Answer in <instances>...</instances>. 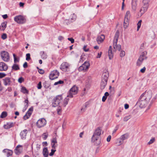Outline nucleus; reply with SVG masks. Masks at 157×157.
<instances>
[{"instance_id":"obj_8","label":"nucleus","mask_w":157,"mask_h":157,"mask_svg":"<svg viewBox=\"0 0 157 157\" xmlns=\"http://www.w3.org/2000/svg\"><path fill=\"white\" fill-rule=\"evenodd\" d=\"M90 66L89 63L88 61H86L79 67L78 70L80 71L85 72L88 69Z\"/></svg>"},{"instance_id":"obj_9","label":"nucleus","mask_w":157,"mask_h":157,"mask_svg":"<svg viewBox=\"0 0 157 157\" xmlns=\"http://www.w3.org/2000/svg\"><path fill=\"white\" fill-rule=\"evenodd\" d=\"M60 69L63 71H69L70 69V65L67 62H63L60 66Z\"/></svg>"},{"instance_id":"obj_56","label":"nucleus","mask_w":157,"mask_h":157,"mask_svg":"<svg viewBox=\"0 0 157 157\" xmlns=\"http://www.w3.org/2000/svg\"><path fill=\"white\" fill-rule=\"evenodd\" d=\"M102 53L101 52H100V53H98L97 56V58H100L102 54Z\"/></svg>"},{"instance_id":"obj_2","label":"nucleus","mask_w":157,"mask_h":157,"mask_svg":"<svg viewBox=\"0 0 157 157\" xmlns=\"http://www.w3.org/2000/svg\"><path fill=\"white\" fill-rule=\"evenodd\" d=\"M119 36V32L118 31H117L114 37V39L113 42V47L115 51L118 50L120 51L121 48V46L120 44H117V42Z\"/></svg>"},{"instance_id":"obj_49","label":"nucleus","mask_w":157,"mask_h":157,"mask_svg":"<svg viewBox=\"0 0 157 157\" xmlns=\"http://www.w3.org/2000/svg\"><path fill=\"white\" fill-rule=\"evenodd\" d=\"M56 151V150H53L52 149L51 150V152L50 153L49 155L50 156H52L54 154L55 152Z\"/></svg>"},{"instance_id":"obj_13","label":"nucleus","mask_w":157,"mask_h":157,"mask_svg":"<svg viewBox=\"0 0 157 157\" xmlns=\"http://www.w3.org/2000/svg\"><path fill=\"white\" fill-rule=\"evenodd\" d=\"M149 6V5L145 3H143V6L140 8L139 11L140 16H142L147 11Z\"/></svg>"},{"instance_id":"obj_6","label":"nucleus","mask_w":157,"mask_h":157,"mask_svg":"<svg viewBox=\"0 0 157 157\" xmlns=\"http://www.w3.org/2000/svg\"><path fill=\"white\" fill-rule=\"evenodd\" d=\"M129 137V135L127 134H125L121 135V137L117 140L116 143L118 145L122 144L123 141L127 139Z\"/></svg>"},{"instance_id":"obj_31","label":"nucleus","mask_w":157,"mask_h":157,"mask_svg":"<svg viewBox=\"0 0 157 157\" xmlns=\"http://www.w3.org/2000/svg\"><path fill=\"white\" fill-rule=\"evenodd\" d=\"M147 52L146 51H144L142 52L139 57L142 58H144V59H147V57L146 56Z\"/></svg>"},{"instance_id":"obj_54","label":"nucleus","mask_w":157,"mask_h":157,"mask_svg":"<svg viewBox=\"0 0 157 157\" xmlns=\"http://www.w3.org/2000/svg\"><path fill=\"white\" fill-rule=\"evenodd\" d=\"M67 39L70 41L71 43H73L74 42V40L72 38H68Z\"/></svg>"},{"instance_id":"obj_7","label":"nucleus","mask_w":157,"mask_h":157,"mask_svg":"<svg viewBox=\"0 0 157 157\" xmlns=\"http://www.w3.org/2000/svg\"><path fill=\"white\" fill-rule=\"evenodd\" d=\"M1 56L2 59L5 62H8L10 59L9 53L6 51H2L1 52Z\"/></svg>"},{"instance_id":"obj_35","label":"nucleus","mask_w":157,"mask_h":157,"mask_svg":"<svg viewBox=\"0 0 157 157\" xmlns=\"http://www.w3.org/2000/svg\"><path fill=\"white\" fill-rule=\"evenodd\" d=\"M142 22V21L141 20H140L138 21V23L137 24V31H138L140 29V27L141 24V22Z\"/></svg>"},{"instance_id":"obj_43","label":"nucleus","mask_w":157,"mask_h":157,"mask_svg":"<svg viewBox=\"0 0 157 157\" xmlns=\"http://www.w3.org/2000/svg\"><path fill=\"white\" fill-rule=\"evenodd\" d=\"M61 107L59 106L57 109V113L59 115H60L62 112V108Z\"/></svg>"},{"instance_id":"obj_14","label":"nucleus","mask_w":157,"mask_h":157,"mask_svg":"<svg viewBox=\"0 0 157 157\" xmlns=\"http://www.w3.org/2000/svg\"><path fill=\"white\" fill-rule=\"evenodd\" d=\"M137 2L138 0H132L131 10L132 12H136L137 7Z\"/></svg>"},{"instance_id":"obj_25","label":"nucleus","mask_w":157,"mask_h":157,"mask_svg":"<svg viewBox=\"0 0 157 157\" xmlns=\"http://www.w3.org/2000/svg\"><path fill=\"white\" fill-rule=\"evenodd\" d=\"M52 148L55 149L57 146V139L56 138H54L52 139Z\"/></svg>"},{"instance_id":"obj_63","label":"nucleus","mask_w":157,"mask_h":157,"mask_svg":"<svg viewBox=\"0 0 157 157\" xmlns=\"http://www.w3.org/2000/svg\"><path fill=\"white\" fill-rule=\"evenodd\" d=\"M109 89L110 90V91L114 93V89L113 88H111V86H109Z\"/></svg>"},{"instance_id":"obj_48","label":"nucleus","mask_w":157,"mask_h":157,"mask_svg":"<svg viewBox=\"0 0 157 157\" xmlns=\"http://www.w3.org/2000/svg\"><path fill=\"white\" fill-rule=\"evenodd\" d=\"M151 0H143V3H145L149 5V3Z\"/></svg>"},{"instance_id":"obj_51","label":"nucleus","mask_w":157,"mask_h":157,"mask_svg":"<svg viewBox=\"0 0 157 157\" xmlns=\"http://www.w3.org/2000/svg\"><path fill=\"white\" fill-rule=\"evenodd\" d=\"M7 35L6 33H3L2 36V38L3 39L5 40L7 38Z\"/></svg>"},{"instance_id":"obj_17","label":"nucleus","mask_w":157,"mask_h":157,"mask_svg":"<svg viewBox=\"0 0 157 157\" xmlns=\"http://www.w3.org/2000/svg\"><path fill=\"white\" fill-rule=\"evenodd\" d=\"M8 69L7 65L4 62L0 63V71H6Z\"/></svg>"},{"instance_id":"obj_34","label":"nucleus","mask_w":157,"mask_h":157,"mask_svg":"<svg viewBox=\"0 0 157 157\" xmlns=\"http://www.w3.org/2000/svg\"><path fill=\"white\" fill-rule=\"evenodd\" d=\"M3 82L5 85H9L10 84V79H3Z\"/></svg>"},{"instance_id":"obj_29","label":"nucleus","mask_w":157,"mask_h":157,"mask_svg":"<svg viewBox=\"0 0 157 157\" xmlns=\"http://www.w3.org/2000/svg\"><path fill=\"white\" fill-rule=\"evenodd\" d=\"M6 27V22H4L2 23L0 26V30H4Z\"/></svg>"},{"instance_id":"obj_5","label":"nucleus","mask_w":157,"mask_h":157,"mask_svg":"<svg viewBox=\"0 0 157 157\" xmlns=\"http://www.w3.org/2000/svg\"><path fill=\"white\" fill-rule=\"evenodd\" d=\"M149 103L148 101L140 96L137 104L140 108H144Z\"/></svg>"},{"instance_id":"obj_58","label":"nucleus","mask_w":157,"mask_h":157,"mask_svg":"<svg viewBox=\"0 0 157 157\" xmlns=\"http://www.w3.org/2000/svg\"><path fill=\"white\" fill-rule=\"evenodd\" d=\"M111 136L109 135L108 136L107 138V142H109L110 141L111 139Z\"/></svg>"},{"instance_id":"obj_23","label":"nucleus","mask_w":157,"mask_h":157,"mask_svg":"<svg viewBox=\"0 0 157 157\" xmlns=\"http://www.w3.org/2000/svg\"><path fill=\"white\" fill-rule=\"evenodd\" d=\"M108 55L109 59H111L113 58V53L112 51V46H110L109 48Z\"/></svg>"},{"instance_id":"obj_53","label":"nucleus","mask_w":157,"mask_h":157,"mask_svg":"<svg viewBox=\"0 0 157 157\" xmlns=\"http://www.w3.org/2000/svg\"><path fill=\"white\" fill-rule=\"evenodd\" d=\"M6 75V74L3 73H0V78L4 77Z\"/></svg>"},{"instance_id":"obj_18","label":"nucleus","mask_w":157,"mask_h":157,"mask_svg":"<svg viewBox=\"0 0 157 157\" xmlns=\"http://www.w3.org/2000/svg\"><path fill=\"white\" fill-rule=\"evenodd\" d=\"M22 147L21 145H18L15 149V153L17 155H19L22 151Z\"/></svg>"},{"instance_id":"obj_61","label":"nucleus","mask_w":157,"mask_h":157,"mask_svg":"<svg viewBox=\"0 0 157 157\" xmlns=\"http://www.w3.org/2000/svg\"><path fill=\"white\" fill-rule=\"evenodd\" d=\"M107 98V97H106L104 96H103L102 98V101L105 102V101L106 100Z\"/></svg>"},{"instance_id":"obj_37","label":"nucleus","mask_w":157,"mask_h":157,"mask_svg":"<svg viewBox=\"0 0 157 157\" xmlns=\"http://www.w3.org/2000/svg\"><path fill=\"white\" fill-rule=\"evenodd\" d=\"M28 102L29 101L28 99H26L24 101V103L25 104L24 108L25 110H26L28 106Z\"/></svg>"},{"instance_id":"obj_12","label":"nucleus","mask_w":157,"mask_h":157,"mask_svg":"<svg viewBox=\"0 0 157 157\" xmlns=\"http://www.w3.org/2000/svg\"><path fill=\"white\" fill-rule=\"evenodd\" d=\"M47 122L44 118L39 119L36 122V126L38 128H41L44 127L46 124Z\"/></svg>"},{"instance_id":"obj_33","label":"nucleus","mask_w":157,"mask_h":157,"mask_svg":"<svg viewBox=\"0 0 157 157\" xmlns=\"http://www.w3.org/2000/svg\"><path fill=\"white\" fill-rule=\"evenodd\" d=\"M21 91L24 94H28L29 91L25 87L23 86L21 89Z\"/></svg>"},{"instance_id":"obj_50","label":"nucleus","mask_w":157,"mask_h":157,"mask_svg":"<svg viewBox=\"0 0 157 157\" xmlns=\"http://www.w3.org/2000/svg\"><path fill=\"white\" fill-rule=\"evenodd\" d=\"M155 139L154 138H152L150 140V141L148 142V144H152L154 142V141H155Z\"/></svg>"},{"instance_id":"obj_22","label":"nucleus","mask_w":157,"mask_h":157,"mask_svg":"<svg viewBox=\"0 0 157 157\" xmlns=\"http://www.w3.org/2000/svg\"><path fill=\"white\" fill-rule=\"evenodd\" d=\"M2 152L3 153H6V155L7 157H9L11 156L13 153L12 151L7 149H4L3 150Z\"/></svg>"},{"instance_id":"obj_42","label":"nucleus","mask_w":157,"mask_h":157,"mask_svg":"<svg viewBox=\"0 0 157 157\" xmlns=\"http://www.w3.org/2000/svg\"><path fill=\"white\" fill-rule=\"evenodd\" d=\"M131 118L130 115H128L125 116L124 118L123 121H126Z\"/></svg>"},{"instance_id":"obj_64","label":"nucleus","mask_w":157,"mask_h":157,"mask_svg":"<svg viewBox=\"0 0 157 157\" xmlns=\"http://www.w3.org/2000/svg\"><path fill=\"white\" fill-rule=\"evenodd\" d=\"M63 39V37L62 36H59V37H58V39L59 40H62Z\"/></svg>"},{"instance_id":"obj_55","label":"nucleus","mask_w":157,"mask_h":157,"mask_svg":"<svg viewBox=\"0 0 157 157\" xmlns=\"http://www.w3.org/2000/svg\"><path fill=\"white\" fill-rule=\"evenodd\" d=\"M146 70V68L144 67L143 68H142L140 70V71L142 73H144L145 72Z\"/></svg>"},{"instance_id":"obj_24","label":"nucleus","mask_w":157,"mask_h":157,"mask_svg":"<svg viewBox=\"0 0 157 157\" xmlns=\"http://www.w3.org/2000/svg\"><path fill=\"white\" fill-rule=\"evenodd\" d=\"M107 79H103L102 80L101 84V90L104 89L107 83Z\"/></svg>"},{"instance_id":"obj_59","label":"nucleus","mask_w":157,"mask_h":157,"mask_svg":"<svg viewBox=\"0 0 157 157\" xmlns=\"http://www.w3.org/2000/svg\"><path fill=\"white\" fill-rule=\"evenodd\" d=\"M86 46H85L83 47V49L84 50L85 52H87L89 50V49L88 48L86 49Z\"/></svg>"},{"instance_id":"obj_36","label":"nucleus","mask_w":157,"mask_h":157,"mask_svg":"<svg viewBox=\"0 0 157 157\" xmlns=\"http://www.w3.org/2000/svg\"><path fill=\"white\" fill-rule=\"evenodd\" d=\"M12 69L15 70H17L19 69V67L18 65L14 64L12 67Z\"/></svg>"},{"instance_id":"obj_40","label":"nucleus","mask_w":157,"mask_h":157,"mask_svg":"<svg viewBox=\"0 0 157 157\" xmlns=\"http://www.w3.org/2000/svg\"><path fill=\"white\" fill-rule=\"evenodd\" d=\"M7 115V113L6 112H3L1 114L0 117L2 118L6 117Z\"/></svg>"},{"instance_id":"obj_41","label":"nucleus","mask_w":157,"mask_h":157,"mask_svg":"<svg viewBox=\"0 0 157 157\" xmlns=\"http://www.w3.org/2000/svg\"><path fill=\"white\" fill-rule=\"evenodd\" d=\"M87 105L86 104L85 105L83 106L81 109V111L82 112H84L86 110V108L87 107Z\"/></svg>"},{"instance_id":"obj_52","label":"nucleus","mask_w":157,"mask_h":157,"mask_svg":"<svg viewBox=\"0 0 157 157\" xmlns=\"http://www.w3.org/2000/svg\"><path fill=\"white\" fill-rule=\"evenodd\" d=\"M41 87V82H40L37 84V87L38 89H40Z\"/></svg>"},{"instance_id":"obj_15","label":"nucleus","mask_w":157,"mask_h":157,"mask_svg":"<svg viewBox=\"0 0 157 157\" xmlns=\"http://www.w3.org/2000/svg\"><path fill=\"white\" fill-rule=\"evenodd\" d=\"M59 75V72L57 70L52 71L49 75L50 78H57Z\"/></svg>"},{"instance_id":"obj_20","label":"nucleus","mask_w":157,"mask_h":157,"mask_svg":"<svg viewBox=\"0 0 157 157\" xmlns=\"http://www.w3.org/2000/svg\"><path fill=\"white\" fill-rule=\"evenodd\" d=\"M105 38V36L104 35H101L98 36L97 41L98 44L102 43Z\"/></svg>"},{"instance_id":"obj_21","label":"nucleus","mask_w":157,"mask_h":157,"mask_svg":"<svg viewBox=\"0 0 157 157\" xmlns=\"http://www.w3.org/2000/svg\"><path fill=\"white\" fill-rule=\"evenodd\" d=\"M28 132V131L27 129H24L20 133V136L22 139H25L26 138L27 133Z\"/></svg>"},{"instance_id":"obj_38","label":"nucleus","mask_w":157,"mask_h":157,"mask_svg":"<svg viewBox=\"0 0 157 157\" xmlns=\"http://www.w3.org/2000/svg\"><path fill=\"white\" fill-rule=\"evenodd\" d=\"M142 63L143 62L138 58L136 63V65L138 66H140L142 64Z\"/></svg>"},{"instance_id":"obj_45","label":"nucleus","mask_w":157,"mask_h":157,"mask_svg":"<svg viewBox=\"0 0 157 157\" xmlns=\"http://www.w3.org/2000/svg\"><path fill=\"white\" fill-rule=\"evenodd\" d=\"M125 55V52L124 51H121L120 54V56L121 57H123Z\"/></svg>"},{"instance_id":"obj_10","label":"nucleus","mask_w":157,"mask_h":157,"mask_svg":"<svg viewBox=\"0 0 157 157\" xmlns=\"http://www.w3.org/2000/svg\"><path fill=\"white\" fill-rule=\"evenodd\" d=\"M78 92V88L75 85L70 90L68 97L72 98L73 95L76 94Z\"/></svg>"},{"instance_id":"obj_28","label":"nucleus","mask_w":157,"mask_h":157,"mask_svg":"<svg viewBox=\"0 0 157 157\" xmlns=\"http://www.w3.org/2000/svg\"><path fill=\"white\" fill-rule=\"evenodd\" d=\"M43 153L44 157H48V151L47 147H45L43 149Z\"/></svg>"},{"instance_id":"obj_27","label":"nucleus","mask_w":157,"mask_h":157,"mask_svg":"<svg viewBox=\"0 0 157 157\" xmlns=\"http://www.w3.org/2000/svg\"><path fill=\"white\" fill-rule=\"evenodd\" d=\"M13 123H7L6 124L4 125V127L5 129H9L12 127L13 126Z\"/></svg>"},{"instance_id":"obj_26","label":"nucleus","mask_w":157,"mask_h":157,"mask_svg":"<svg viewBox=\"0 0 157 157\" xmlns=\"http://www.w3.org/2000/svg\"><path fill=\"white\" fill-rule=\"evenodd\" d=\"M131 14L130 11L129 10L127 11L124 17V19L127 20H129L131 17Z\"/></svg>"},{"instance_id":"obj_46","label":"nucleus","mask_w":157,"mask_h":157,"mask_svg":"<svg viewBox=\"0 0 157 157\" xmlns=\"http://www.w3.org/2000/svg\"><path fill=\"white\" fill-rule=\"evenodd\" d=\"M48 134L46 133H44L42 135V138L44 140H46L48 137Z\"/></svg>"},{"instance_id":"obj_19","label":"nucleus","mask_w":157,"mask_h":157,"mask_svg":"<svg viewBox=\"0 0 157 157\" xmlns=\"http://www.w3.org/2000/svg\"><path fill=\"white\" fill-rule=\"evenodd\" d=\"M33 111V109L32 108H30L29 109V110L23 117L25 120H26L32 114Z\"/></svg>"},{"instance_id":"obj_4","label":"nucleus","mask_w":157,"mask_h":157,"mask_svg":"<svg viewBox=\"0 0 157 157\" xmlns=\"http://www.w3.org/2000/svg\"><path fill=\"white\" fill-rule=\"evenodd\" d=\"M63 98L61 95L56 96L53 99L52 106L55 107L59 106L60 103L63 101Z\"/></svg>"},{"instance_id":"obj_57","label":"nucleus","mask_w":157,"mask_h":157,"mask_svg":"<svg viewBox=\"0 0 157 157\" xmlns=\"http://www.w3.org/2000/svg\"><path fill=\"white\" fill-rule=\"evenodd\" d=\"M38 72L41 74H43L44 72V71L42 69H40L38 70Z\"/></svg>"},{"instance_id":"obj_3","label":"nucleus","mask_w":157,"mask_h":157,"mask_svg":"<svg viewBox=\"0 0 157 157\" xmlns=\"http://www.w3.org/2000/svg\"><path fill=\"white\" fill-rule=\"evenodd\" d=\"M152 95L153 94L151 91L148 90L145 91L141 95V96L149 102L152 98Z\"/></svg>"},{"instance_id":"obj_62","label":"nucleus","mask_w":157,"mask_h":157,"mask_svg":"<svg viewBox=\"0 0 157 157\" xmlns=\"http://www.w3.org/2000/svg\"><path fill=\"white\" fill-rule=\"evenodd\" d=\"M2 17L4 19H5L7 18L8 16L7 14H5V15H3L2 16Z\"/></svg>"},{"instance_id":"obj_11","label":"nucleus","mask_w":157,"mask_h":157,"mask_svg":"<svg viewBox=\"0 0 157 157\" xmlns=\"http://www.w3.org/2000/svg\"><path fill=\"white\" fill-rule=\"evenodd\" d=\"M14 20L15 21L19 24H23L26 21L25 18L22 15H18L14 17Z\"/></svg>"},{"instance_id":"obj_16","label":"nucleus","mask_w":157,"mask_h":157,"mask_svg":"<svg viewBox=\"0 0 157 157\" xmlns=\"http://www.w3.org/2000/svg\"><path fill=\"white\" fill-rule=\"evenodd\" d=\"M68 97H69L67 96V97L64 100L63 99V101L60 103L59 106L60 107H65L66 105L67 104L69 100Z\"/></svg>"},{"instance_id":"obj_60","label":"nucleus","mask_w":157,"mask_h":157,"mask_svg":"<svg viewBox=\"0 0 157 157\" xmlns=\"http://www.w3.org/2000/svg\"><path fill=\"white\" fill-rule=\"evenodd\" d=\"M23 66L24 68H26V67H27V63L26 62H25L24 63Z\"/></svg>"},{"instance_id":"obj_32","label":"nucleus","mask_w":157,"mask_h":157,"mask_svg":"<svg viewBox=\"0 0 157 157\" xmlns=\"http://www.w3.org/2000/svg\"><path fill=\"white\" fill-rule=\"evenodd\" d=\"M129 21V20H127L124 19V27L126 29L128 26Z\"/></svg>"},{"instance_id":"obj_1","label":"nucleus","mask_w":157,"mask_h":157,"mask_svg":"<svg viewBox=\"0 0 157 157\" xmlns=\"http://www.w3.org/2000/svg\"><path fill=\"white\" fill-rule=\"evenodd\" d=\"M103 132L100 127L97 128L94 132L92 137V141L96 145H99L101 143V135L103 134Z\"/></svg>"},{"instance_id":"obj_39","label":"nucleus","mask_w":157,"mask_h":157,"mask_svg":"<svg viewBox=\"0 0 157 157\" xmlns=\"http://www.w3.org/2000/svg\"><path fill=\"white\" fill-rule=\"evenodd\" d=\"M41 57L43 59H46L47 58V55L44 52H41Z\"/></svg>"},{"instance_id":"obj_30","label":"nucleus","mask_w":157,"mask_h":157,"mask_svg":"<svg viewBox=\"0 0 157 157\" xmlns=\"http://www.w3.org/2000/svg\"><path fill=\"white\" fill-rule=\"evenodd\" d=\"M102 78H108L109 76V73L108 72H105L102 75Z\"/></svg>"},{"instance_id":"obj_47","label":"nucleus","mask_w":157,"mask_h":157,"mask_svg":"<svg viewBox=\"0 0 157 157\" xmlns=\"http://www.w3.org/2000/svg\"><path fill=\"white\" fill-rule=\"evenodd\" d=\"M63 83V82L62 80H59V81L55 82L54 84V85H56L59 84H62Z\"/></svg>"},{"instance_id":"obj_44","label":"nucleus","mask_w":157,"mask_h":157,"mask_svg":"<svg viewBox=\"0 0 157 157\" xmlns=\"http://www.w3.org/2000/svg\"><path fill=\"white\" fill-rule=\"evenodd\" d=\"M26 60L27 61L30 60L31 59L30 55L29 53H27L26 54Z\"/></svg>"}]
</instances>
